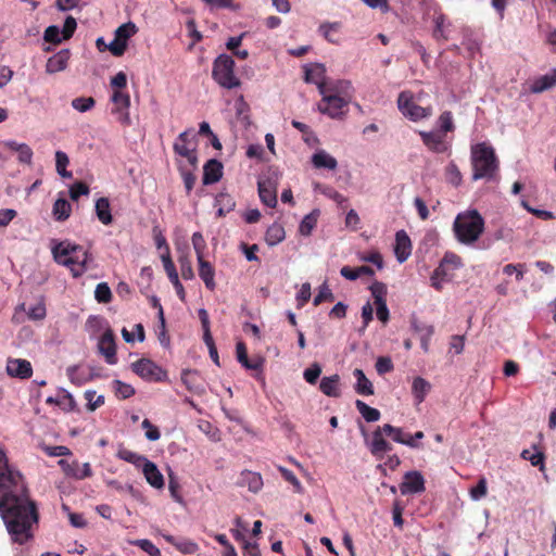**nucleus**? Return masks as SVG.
Returning <instances> with one entry per match:
<instances>
[{"label":"nucleus","mask_w":556,"mask_h":556,"mask_svg":"<svg viewBox=\"0 0 556 556\" xmlns=\"http://www.w3.org/2000/svg\"><path fill=\"white\" fill-rule=\"evenodd\" d=\"M177 166L182 178L186 192L189 194L192 191L195 184V176L193 173L197 168H193L192 166L185 164L182 161H178Z\"/></svg>","instance_id":"obj_37"},{"label":"nucleus","mask_w":556,"mask_h":556,"mask_svg":"<svg viewBox=\"0 0 556 556\" xmlns=\"http://www.w3.org/2000/svg\"><path fill=\"white\" fill-rule=\"evenodd\" d=\"M236 354L238 362L249 370H257L262 367V361L256 359L254 362H250L247 354L245 345L242 342H238L236 345Z\"/></svg>","instance_id":"obj_39"},{"label":"nucleus","mask_w":556,"mask_h":556,"mask_svg":"<svg viewBox=\"0 0 556 556\" xmlns=\"http://www.w3.org/2000/svg\"><path fill=\"white\" fill-rule=\"evenodd\" d=\"M320 374H321V366L318 363H314L304 370L303 377L307 383L315 384L317 382Z\"/></svg>","instance_id":"obj_58"},{"label":"nucleus","mask_w":556,"mask_h":556,"mask_svg":"<svg viewBox=\"0 0 556 556\" xmlns=\"http://www.w3.org/2000/svg\"><path fill=\"white\" fill-rule=\"evenodd\" d=\"M424 144L432 152L445 153L451 149L446 135L438 130L419 131Z\"/></svg>","instance_id":"obj_12"},{"label":"nucleus","mask_w":556,"mask_h":556,"mask_svg":"<svg viewBox=\"0 0 556 556\" xmlns=\"http://www.w3.org/2000/svg\"><path fill=\"white\" fill-rule=\"evenodd\" d=\"M66 375L70 381L75 386H83L92 379L91 374L78 365L67 367Z\"/></svg>","instance_id":"obj_33"},{"label":"nucleus","mask_w":556,"mask_h":556,"mask_svg":"<svg viewBox=\"0 0 556 556\" xmlns=\"http://www.w3.org/2000/svg\"><path fill=\"white\" fill-rule=\"evenodd\" d=\"M70 164L68 155L63 151L55 152V169L62 178H72V172L67 170Z\"/></svg>","instance_id":"obj_44"},{"label":"nucleus","mask_w":556,"mask_h":556,"mask_svg":"<svg viewBox=\"0 0 556 556\" xmlns=\"http://www.w3.org/2000/svg\"><path fill=\"white\" fill-rule=\"evenodd\" d=\"M471 179L495 181L498 177L500 161L489 142H478L470 147Z\"/></svg>","instance_id":"obj_2"},{"label":"nucleus","mask_w":556,"mask_h":556,"mask_svg":"<svg viewBox=\"0 0 556 556\" xmlns=\"http://www.w3.org/2000/svg\"><path fill=\"white\" fill-rule=\"evenodd\" d=\"M319 214H320L319 210L316 208L303 217V219L301 220L300 226H299V232L302 236L307 237L312 233L313 229L317 225Z\"/></svg>","instance_id":"obj_40"},{"label":"nucleus","mask_w":556,"mask_h":556,"mask_svg":"<svg viewBox=\"0 0 556 556\" xmlns=\"http://www.w3.org/2000/svg\"><path fill=\"white\" fill-rule=\"evenodd\" d=\"M47 315L46 305L42 301L37 302L36 304L29 306L27 309V316L31 320H42Z\"/></svg>","instance_id":"obj_56"},{"label":"nucleus","mask_w":556,"mask_h":556,"mask_svg":"<svg viewBox=\"0 0 556 556\" xmlns=\"http://www.w3.org/2000/svg\"><path fill=\"white\" fill-rule=\"evenodd\" d=\"M311 163L316 169L336 170L338 161L324 149H317L311 156Z\"/></svg>","instance_id":"obj_20"},{"label":"nucleus","mask_w":556,"mask_h":556,"mask_svg":"<svg viewBox=\"0 0 556 556\" xmlns=\"http://www.w3.org/2000/svg\"><path fill=\"white\" fill-rule=\"evenodd\" d=\"M240 484L247 486L252 493H257L263 488V478L261 473L243 470L240 476Z\"/></svg>","instance_id":"obj_29"},{"label":"nucleus","mask_w":556,"mask_h":556,"mask_svg":"<svg viewBox=\"0 0 556 556\" xmlns=\"http://www.w3.org/2000/svg\"><path fill=\"white\" fill-rule=\"evenodd\" d=\"M134 546H138L149 556H161V551L148 539H138L129 542Z\"/></svg>","instance_id":"obj_49"},{"label":"nucleus","mask_w":556,"mask_h":556,"mask_svg":"<svg viewBox=\"0 0 556 556\" xmlns=\"http://www.w3.org/2000/svg\"><path fill=\"white\" fill-rule=\"evenodd\" d=\"M279 175L276 170H267L257 180L260 200L268 207L277 205V184Z\"/></svg>","instance_id":"obj_7"},{"label":"nucleus","mask_w":556,"mask_h":556,"mask_svg":"<svg viewBox=\"0 0 556 556\" xmlns=\"http://www.w3.org/2000/svg\"><path fill=\"white\" fill-rule=\"evenodd\" d=\"M98 349L109 365H115L117 363L114 334L109 327L105 328V331L99 339Z\"/></svg>","instance_id":"obj_16"},{"label":"nucleus","mask_w":556,"mask_h":556,"mask_svg":"<svg viewBox=\"0 0 556 556\" xmlns=\"http://www.w3.org/2000/svg\"><path fill=\"white\" fill-rule=\"evenodd\" d=\"M197 260H198V264H199L200 278L203 280L205 287L208 290H214L216 287L215 279H214L215 278V269L213 268L211 263H208L207 261L204 260V257H199Z\"/></svg>","instance_id":"obj_30"},{"label":"nucleus","mask_w":556,"mask_h":556,"mask_svg":"<svg viewBox=\"0 0 556 556\" xmlns=\"http://www.w3.org/2000/svg\"><path fill=\"white\" fill-rule=\"evenodd\" d=\"M212 76L225 89H235L240 86V79L235 74V61L228 54H220L215 59Z\"/></svg>","instance_id":"obj_5"},{"label":"nucleus","mask_w":556,"mask_h":556,"mask_svg":"<svg viewBox=\"0 0 556 556\" xmlns=\"http://www.w3.org/2000/svg\"><path fill=\"white\" fill-rule=\"evenodd\" d=\"M277 470L281 473L283 479L292 484L293 490L298 494H302L304 492V488L300 480L295 477V475L288 468L279 465L277 466Z\"/></svg>","instance_id":"obj_47"},{"label":"nucleus","mask_w":556,"mask_h":556,"mask_svg":"<svg viewBox=\"0 0 556 556\" xmlns=\"http://www.w3.org/2000/svg\"><path fill=\"white\" fill-rule=\"evenodd\" d=\"M135 374L147 381H163L166 379V371L148 358H141L131 364Z\"/></svg>","instance_id":"obj_9"},{"label":"nucleus","mask_w":556,"mask_h":556,"mask_svg":"<svg viewBox=\"0 0 556 556\" xmlns=\"http://www.w3.org/2000/svg\"><path fill=\"white\" fill-rule=\"evenodd\" d=\"M425 478L420 471L412 470L404 475L403 482L400 484L402 495L419 494L425 491Z\"/></svg>","instance_id":"obj_13"},{"label":"nucleus","mask_w":556,"mask_h":556,"mask_svg":"<svg viewBox=\"0 0 556 556\" xmlns=\"http://www.w3.org/2000/svg\"><path fill=\"white\" fill-rule=\"evenodd\" d=\"M85 399L87 400V408L90 412L96 410L98 407L104 404V396L97 395L94 390H86Z\"/></svg>","instance_id":"obj_54"},{"label":"nucleus","mask_w":556,"mask_h":556,"mask_svg":"<svg viewBox=\"0 0 556 556\" xmlns=\"http://www.w3.org/2000/svg\"><path fill=\"white\" fill-rule=\"evenodd\" d=\"M354 377L356 378L355 391L359 395H372L374 394V386L371 381L365 376L362 369H354Z\"/></svg>","instance_id":"obj_34"},{"label":"nucleus","mask_w":556,"mask_h":556,"mask_svg":"<svg viewBox=\"0 0 556 556\" xmlns=\"http://www.w3.org/2000/svg\"><path fill=\"white\" fill-rule=\"evenodd\" d=\"M0 144L17 154V160L22 164H31L34 152L25 142H18L13 139L3 140Z\"/></svg>","instance_id":"obj_19"},{"label":"nucleus","mask_w":556,"mask_h":556,"mask_svg":"<svg viewBox=\"0 0 556 556\" xmlns=\"http://www.w3.org/2000/svg\"><path fill=\"white\" fill-rule=\"evenodd\" d=\"M433 30L432 37L438 41H446L450 38L452 23L438 9H434L432 15Z\"/></svg>","instance_id":"obj_18"},{"label":"nucleus","mask_w":556,"mask_h":556,"mask_svg":"<svg viewBox=\"0 0 556 556\" xmlns=\"http://www.w3.org/2000/svg\"><path fill=\"white\" fill-rule=\"evenodd\" d=\"M53 260L70 269L74 277L83 276L89 268L90 255L88 251L68 240L53 242L51 247Z\"/></svg>","instance_id":"obj_3"},{"label":"nucleus","mask_w":556,"mask_h":556,"mask_svg":"<svg viewBox=\"0 0 556 556\" xmlns=\"http://www.w3.org/2000/svg\"><path fill=\"white\" fill-rule=\"evenodd\" d=\"M141 469L147 482L151 486L155 489H162L164 486L163 475L161 473V471L157 469L156 465L153 462L148 459Z\"/></svg>","instance_id":"obj_27"},{"label":"nucleus","mask_w":556,"mask_h":556,"mask_svg":"<svg viewBox=\"0 0 556 556\" xmlns=\"http://www.w3.org/2000/svg\"><path fill=\"white\" fill-rule=\"evenodd\" d=\"M445 178L448 184L458 187L463 182V175L458 166L452 161L445 167Z\"/></svg>","instance_id":"obj_45"},{"label":"nucleus","mask_w":556,"mask_h":556,"mask_svg":"<svg viewBox=\"0 0 556 556\" xmlns=\"http://www.w3.org/2000/svg\"><path fill=\"white\" fill-rule=\"evenodd\" d=\"M431 390V384L422 377H416L412 383V394L416 404H421Z\"/></svg>","instance_id":"obj_32"},{"label":"nucleus","mask_w":556,"mask_h":556,"mask_svg":"<svg viewBox=\"0 0 556 556\" xmlns=\"http://www.w3.org/2000/svg\"><path fill=\"white\" fill-rule=\"evenodd\" d=\"M285 237L286 232L283 227L280 224L275 223L267 228L265 240L268 245L273 247L283 241Z\"/></svg>","instance_id":"obj_42"},{"label":"nucleus","mask_w":556,"mask_h":556,"mask_svg":"<svg viewBox=\"0 0 556 556\" xmlns=\"http://www.w3.org/2000/svg\"><path fill=\"white\" fill-rule=\"evenodd\" d=\"M72 213L71 203L64 198H58L52 207L53 218L58 222L66 220Z\"/></svg>","instance_id":"obj_36"},{"label":"nucleus","mask_w":556,"mask_h":556,"mask_svg":"<svg viewBox=\"0 0 556 556\" xmlns=\"http://www.w3.org/2000/svg\"><path fill=\"white\" fill-rule=\"evenodd\" d=\"M0 516L14 543L25 544L33 538L31 527L38 522L36 504L29 498L23 476L9 465L1 447Z\"/></svg>","instance_id":"obj_1"},{"label":"nucleus","mask_w":556,"mask_h":556,"mask_svg":"<svg viewBox=\"0 0 556 556\" xmlns=\"http://www.w3.org/2000/svg\"><path fill=\"white\" fill-rule=\"evenodd\" d=\"M43 38L46 41L52 42V43H60L63 40H66L65 36L63 35L61 27L58 25H50L46 28Z\"/></svg>","instance_id":"obj_52"},{"label":"nucleus","mask_w":556,"mask_h":556,"mask_svg":"<svg viewBox=\"0 0 556 556\" xmlns=\"http://www.w3.org/2000/svg\"><path fill=\"white\" fill-rule=\"evenodd\" d=\"M412 328L419 334L420 345L425 353L429 351L430 339L433 334V326L419 323L417 320L412 321Z\"/></svg>","instance_id":"obj_31"},{"label":"nucleus","mask_w":556,"mask_h":556,"mask_svg":"<svg viewBox=\"0 0 556 556\" xmlns=\"http://www.w3.org/2000/svg\"><path fill=\"white\" fill-rule=\"evenodd\" d=\"M58 464L68 478L83 480L92 476V469L89 463L80 465L77 460L68 462L66 459H60Z\"/></svg>","instance_id":"obj_14"},{"label":"nucleus","mask_w":556,"mask_h":556,"mask_svg":"<svg viewBox=\"0 0 556 556\" xmlns=\"http://www.w3.org/2000/svg\"><path fill=\"white\" fill-rule=\"evenodd\" d=\"M116 456L124 462L132 464L137 468H142L148 460L146 456L139 455L124 447L118 448Z\"/></svg>","instance_id":"obj_41"},{"label":"nucleus","mask_w":556,"mask_h":556,"mask_svg":"<svg viewBox=\"0 0 556 556\" xmlns=\"http://www.w3.org/2000/svg\"><path fill=\"white\" fill-rule=\"evenodd\" d=\"M71 52L68 49H62L52 56H50L46 64V72L55 74L66 68Z\"/></svg>","instance_id":"obj_24"},{"label":"nucleus","mask_w":556,"mask_h":556,"mask_svg":"<svg viewBox=\"0 0 556 556\" xmlns=\"http://www.w3.org/2000/svg\"><path fill=\"white\" fill-rule=\"evenodd\" d=\"M114 389L116 394L122 399H128L135 394V389L130 384L121 380L114 381Z\"/></svg>","instance_id":"obj_62"},{"label":"nucleus","mask_w":556,"mask_h":556,"mask_svg":"<svg viewBox=\"0 0 556 556\" xmlns=\"http://www.w3.org/2000/svg\"><path fill=\"white\" fill-rule=\"evenodd\" d=\"M355 406H356L358 413L362 415V417L367 422H375L380 419V416H381L380 412L377 408L370 407L365 402H363L361 400H356Z\"/></svg>","instance_id":"obj_43"},{"label":"nucleus","mask_w":556,"mask_h":556,"mask_svg":"<svg viewBox=\"0 0 556 556\" xmlns=\"http://www.w3.org/2000/svg\"><path fill=\"white\" fill-rule=\"evenodd\" d=\"M333 293L332 291L330 290V288L328 287L327 282H324L319 289H318V293L315 295L314 300H313V304L315 306L319 305L321 302L324 301H332L333 300Z\"/></svg>","instance_id":"obj_60"},{"label":"nucleus","mask_w":556,"mask_h":556,"mask_svg":"<svg viewBox=\"0 0 556 556\" xmlns=\"http://www.w3.org/2000/svg\"><path fill=\"white\" fill-rule=\"evenodd\" d=\"M400 112L413 122L429 117L432 114L430 106L424 108L415 103L414 96L409 91H402L397 98Z\"/></svg>","instance_id":"obj_8"},{"label":"nucleus","mask_w":556,"mask_h":556,"mask_svg":"<svg viewBox=\"0 0 556 556\" xmlns=\"http://www.w3.org/2000/svg\"><path fill=\"white\" fill-rule=\"evenodd\" d=\"M5 371L12 378L25 380L33 376V366L29 361L24 358H9Z\"/></svg>","instance_id":"obj_17"},{"label":"nucleus","mask_w":556,"mask_h":556,"mask_svg":"<svg viewBox=\"0 0 556 556\" xmlns=\"http://www.w3.org/2000/svg\"><path fill=\"white\" fill-rule=\"evenodd\" d=\"M446 266H452L453 269L459 268L463 266L462 258L455 253L446 252L438 267H442V271H445Z\"/></svg>","instance_id":"obj_57"},{"label":"nucleus","mask_w":556,"mask_h":556,"mask_svg":"<svg viewBox=\"0 0 556 556\" xmlns=\"http://www.w3.org/2000/svg\"><path fill=\"white\" fill-rule=\"evenodd\" d=\"M162 536L166 542L175 546L181 554L193 555L199 551L198 543L190 539H177L170 534H162Z\"/></svg>","instance_id":"obj_26"},{"label":"nucleus","mask_w":556,"mask_h":556,"mask_svg":"<svg viewBox=\"0 0 556 556\" xmlns=\"http://www.w3.org/2000/svg\"><path fill=\"white\" fill-rule=\"evenodd\" d=\"M319 390L327 396L339 397L341 395L339 375L323 377L319 382Z\"/></svg>","instance_id":"obj_28"},{"label":"nucleus","mask_w":556,"mask_h":556,"mask_svg":"<svg viewBox=\"0 0 556 556\" xmlns=\"http://www.w3.org/2000/svg\"><path fill=\"white\" fill-rule=\"evenodd\" d=\"M141 427L146 430L144 437L147 440L154 442L161 438L159 428L153 426L149 419H143Z\"/></svg>","instance_id":"obj_61"},{"label":"nucleus","mask_w":556,"mask_h":556,"mask_svg":"<svg viewBox=\"0 0 556 556\" xmlns=\"http://www.w3.org/2000/svg\"><path fill=\"white\" fill-rule=\"evenodd\" d=\"M371 295L375 300V304L383 303L386 301L387 287L384 283L376 281L370 286Z\"/></svg>","instance_id":"obj_59"},{"label":"nucleus","mask_w":556,"mask_h":556,"mask_svg":"<svg viewBox=\"0 0 556 556\" xmlns=\"http://www.w3.org/2000/svg\"><path fill=\"white\" fill-rule=\"evenodd\" d=\"M197 147V135L192 128L180 132L173 144L174 152L185 159V161H182L185 164L193 168H198Z\"/></svg>","instance_id":"obj_6"},{"label":"nucleus","mask_w":556,"mask_h":556,"mask_svg":"<svg viewBox=\"0 0 556 556\" xmlns=\"http://www.w3.org/2000/svg\"><path fill=\"white\" fill-rule=\"evenodd\" d=\"M453 231L459 243L472 245L484 231V218L475 208L459 212L454 219Z\"/></svg>","instance_id":"obj_4"},{"label":"nucleus","mask_w":556,"mask_h":556,"mask_svg":"<svg viewBox=\"0 0 556 556\" xmlns=\"http://www.w3.org/2000/svg\"><path fill=\"white\" fill-rule=\"evenodd\" d=\"M223 176V165L215 159L208 160L203 167V185H213Z\"/></svg>","instance_id":"obj_25"},{"label":"nucleus","mask_w":556,"mask_h":556,"mask_svg":"<svg viewBox=\"0 0 556 556\" xmlns=\"http://www.w3.org/2000/svg\"><path fill=\"white\" fill-rule=\"evenodd\" d=\"M192 245L197 254V258L204 257V250L206 248L205 240L200 231L192 235Z\"/></svg>","instance_id":"obj_63"},{"label":"nucleus","mask_w":556,"mask_h":556,"mask_svg":"<svg viewBox=\"0 0 556 556\" xmlns=\"http://www.w3.org/2000/svg\"><path fill=\"white\" fill-rule=\"evenodd\" d=\"M111 101L114 104L112 114L115 115L116 121L123 126H129L131 124L129 108L130 97L121 90H115L111 96Z\"/></svg>","instance_id":"obj_10"},{"label":"nucleus","mask_w":556,"mask_h":556,"mask_svg":"<svg viewBox=\"0 0 556 556\" xmlns=\"http://www.w3.org/2000/svg\"><path fill=\"white\" fill-rule=\"evenodd\" d=\"M94 298L99 303H109L112 299V292L106 282H100L94 290Z\"/></svg>","instance_id":"obj_55"},{"label":"nucleus","mask_w":556,"mask_h":556,"mask_svg":"<svg viewBox=\"0 0 556 556\" xmlns=\"http://www.w3.org/2000/svg\"><path fill=\"white\" fill-rule=\"evenodd\" d=\"M137 27L132 22L124 23L115 30V36L127 43V40L135 35Z\"/></svg>","instance_id":"obj_53"},{"label":"nucleus","mask_w":556,"mask_h":556,"mask_svg":"<svg viewBox=\"0 0 556 556\" xmlns=\"http://www.w3.org/2000/svg\"><path fill=\"white\" fill-rule=\"evenodd\" d=\"M370 453L377 457L382 458L383 454L392 450V445L384 439L378 442H366Z\"/></svg>","instance_id":"obj_48"},{"label":"nucleus","mask_w":556,"mask_h":556,"mask_svg":"<svg viewBox=\"0 0 556 556\" xmlns=\"http://www.w3.org/2000/svg\"><path fill=\"white\" fill-rule=\"evenodd\" d=\"M439 129L442 134L446 135V132L453 131L455 126L453 122V115L450 111H444L438 118L437 122Z\"/></svg>","instance_id":"obj_50"},{"label":"nucleus","mask_w":556,"mask_h":556,"mask_svg":"<svg viewBox=\"0 0 556 556\" xmlns=\"http://www.w3.org/2000/svg\"><path fill=\"white\" fill-rule=\"evenodd\" d=\"M327 91L333 94L337 93H349L352 90V84L346 79H339L330 81L326 87Z\"/></svg>","instance_id":"obj_51"},{"label":"nucleus","mask_w":556,"mask_h":556,"mask_svg":"<svg viewBox=\"0 0 556 556\" xmlns=\"http://www.w3.org/2000/svg\"><path fill=\"white\" fill-rule=\"evenodd\" d=\"M323 96V102L326 104L325 106L319 104L318 110L323 114H327L331 118H338L343 116V108L346 106L348 101L338 94H333L325 90V93H320Z\"/></svg>","instance_id":"obj_11"},{"label":"nucleus","mask_w":556,"mask_h":556,"mask_svg":"<svg viewBox=\"0 0 556 556\" xmlns=\"http://www.w3.org/2000/svg\"><path fill=\"white\" fill-rule=\"evenodd\" d=\"M94 211L98 219L103 225H110L113 220L112 214H111V205L108 198H99L96 201Z\"/></svg>","instance_id":"obj_35"},{"label":"nucleus","mask_w":556,"mask_h":556,"mask_svg":"<svg viewBox=\"0 0 556 556\" xmlns=\"http://www.w3.org/2000/svg\"><path fill=\"white\" fill-rule=\"evenodd\" d=\"M412 252V243L408 235L404 230L395 233L394 253L399 263H404Z\"/></svg>","instance_id":"obj_21"},{"label":"nucleus","mask_w":556,"mask_h":556,"mask_svg":"<svg viewBox=\"0 0 556 556\" xmlns=\"http://www.w3.org/2000/svg\"><path fill=\"white\" fill-rule=\"evenodd\" d=\"M89 187L81 181H77L70 187V197L74 201H77L80 195L89 194Z\"/></svg>","instance_id":"obj_64"},{"label":"nucleus","mask_w":556,"mask_h":556,"mask_svg":"<svg viewBox=\"0 0 556 556\" xmlns=\"http://www.w3.org/2000/svg\"><path fill=\"white\" fill-rule=\"evenodd\" d=\"M383 432L391 437V439L399 444H403L405 446H415L413 441L407 440L408 434H406L402 428L393 427L390 424H386L382 426Z\"/></svg>","instance_id":"obj_38"},{"label":"nucleus","mask_w":556,"mask_h":556,"mask_svg":"<svg viewBox=\"0 0 556 556\" xmlns=\"http://www.w3.org/2000/svg\"><path fill=\"white\" fill-rule=\"evenodd\" d=\"M304 79L308 84L316 85L319 93H325L326 83V67L321 63L306 64L304 66Z\"/></svg>","instance_id":"obj_15"},{"label":"nucleus","mask_w":556,"mask_h":556,"mask_svg":"<svg viewBox=\"0 0 556 556\" xmlns=\"http://www.w3.org/2000/svg\"><path fill=\"white\" fill-rule=\"evenodd\" d=\"M94 105L96 101L92 97H77L71 102V106L79 113L89 112Z\"/></svg>","instance_id":"obj_46"},{"label":"nucleus","mask_w":556,"mask_h":556,"mask_svg":"<svg viewBox=\"0 0 556 556\" xmlns=\"http://www.w3.org/2000/svg\"><path fill=\"white\" fill-rule=\"evenodd\" d=\"M556 86V68H552L548 73L534 78L529 87L531 93H542Z\"/></svg>","instance_id":"obj_22"},{"label":"nucleus","mask_w":556,"mask_h":556,"mask_svg":"<svg viewBox=\"0 0 556 556\" xmlns=\"http://www.w3.org/2000/svg\"><path fill=\"white\" fill-rule=\"evenodd\" d=\"M58 396H48L46 399V403L50 405H58L64 412H73L76 408V401L72 393H70L66 389L60 388L58 390Z\"/></svg>","instance_id":"obj_23"}]
</instances>
